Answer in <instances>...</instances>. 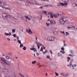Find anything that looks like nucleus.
Instances as JSON below:
<instances>
[{"instance_id": "22", "label": "nucleus", "mask_w": 77, "mask_h": 77, "mask_svg": "<svg viewBox=\"0 0 77 77\" xmlns=\"http://www.w3.org/2000/svg\"><path fill=\"white\" fill-rule=\"evenodd\" d=\"M36 63V61H34L32 62V64H35V63Z\"/></svg>"}, {"instance_id": "3", "label": "nucleus", "mask_w": 77, "mask_h": 77, "mask_svg": "<svg viewBox=\"0 0 77 77\" xmlns=\"http://www.w3.org/2000/svg\"><path fill=\"white\" fill-rule=\"evenodd\" d=\"M6 2H1V4L0 7L2 8H5L6 9H8L9 10H11V8H6L5 7V5H6Z\"/></svg>"}, {"instance_id": "61", "label": "nucleus", "mask_w": 77, "mask_h": 77, "mask_svg": "<svg viewBox=\"0 0 77 77\" xmlns=\"http://www.w3.org/2000/svg\"><path fill=\"white\" fill-rule=\"evenodd\" d=\"M43 12H44V13H45V14H46V15H47V13H46V12H45V11H44Z\"/></svg>"}, {"instance_id": "27", "label": "nucleus", "mask_w": 77, "mask_h": 77, "mask_svg": "<svg viewBox=\"0 0 77 77\" xmlns=\"http://www.w3.org/2000/svg\"><path fill=\"white\" fill-rule=\"evenodd\" d=\"M40 51H43V48L42 47H41Z\"/></svg>"}, {"instance_id": "60", "label": "nucleus", "mask_w": 77, "mask_h": 77, "mask_svg": "<svg viewBox=\"0 0 77 77\" xmlns=\"http://www.w3.org/2000/svg\"><path fill=\"white\" fill-rule=\"evenodd\" d=\"M40 17L41 19L42 20V15H40Z\"/></svg>"}, {"instance_id": "17", "label": "nucleus", "mask_w": 77, "mask_h": 77, "mask_svg": "<svg viewBox=\"0 0 77 77\" xmlns=\"http://www.w3.org/2000/svg\"><path fill=\"white\" fill-rule=\"evenodd\" d=\"M63 2H65V3H68L69 2V0H61Z\"/></svg>"}, {"instance_id": "54", "label": "nucleus", "mask_w": 77, "mask_h": 77, "mask_svg": "<svg viewBox=\"0 0 77 77\" xmlns=\"http://www.w3.org/2000/svg\"><path fill=\"white\" fill-rule=\"evenodd\" d=\"M19 75H20V76H22V75H22V74H21V73H19Z\"/></svg>"}, {"instance_id": "36", "label": "nucleus", "mask_w": 77, "mask_h": 77, "mask_svg": "<svg viewBox=\"0 0 77 77\" xmlns=\"http://www.w3.org/2000/svg\"><path fill=\"white\" fill-rule=\"evenodd\" d=\"M66 35H69V33L68 32H66Z\"/></svg>"}, {"instance_id": "15", "label": "nucleus", "mask_w": 77, "mask_h": 77, "mask_svg": "<svg viewBox=\"0 0 77 77\" xmlns=\"http://www.w3.org/2000/svg\"><path fill=\"white\" fill-rule=\"evenodd\" d=\"M5 63L7 66H10V65H11V64H10V63H9V62L8 63V62H6V61H5Z\"/></svg>"}, {"instance_id": "57", "label": "nucleus", "mask_w": 77, "mask_h": 77, "mask_svg": "<svg viewBox=\"0 0 77 77\" xmlns=\"http://www.w3.org/2000/svg\"><path fill=\"white\" fill-rule=\"evenodd\" d=\"M41 66H42V65H40V66H39V68H41Z\"/></svg>"}, {"instance_id": "58", "label": "nucleus", "mask_w": 77, "mask_h": 77, "mask_svg": "<svg viewBox=\"0 0 77 77\" xmlns=\"http://www.w3.org/2000/svg\"><path fill=\"white\" fill-rule=\"evenodd\" d=\"M61 75H65L64 74V73H61Z\"/></svg>"}, {"instance_id": "42", "label": "nucleus", "mask_w": 77, "mask_h": 77, "mask_svg": "<svg viewBox=\"0 0 77 77\" xmlns=\"http://www.w3.org/2000/svg\"><path fill=\"white\" fill-rule=\"evenodd\" d=\"M44 6H45V7H48V5H44Z\"/></svg>"}, {"instance_id": "25", "label": "nucleus", "mask_w": 77, "mask_h": 77, "mask_svg": "<svg viewBox=\"0 0 77 77\" xmlns=\"http://www.w3.org/2000/svg\"><path fill=\"white\" fill-rule=\"evenodd\" d=\"M17 42H18V43H19V44H21V41L20 40H17Z\"/></svg>"}, {"instance_id": "21", "label": "nucleus", "mask_w": 77, "mask_h": 77, "mask_svg": "<svg viewBox=\"0 0 77 77\" xmlns=\"http://www.w3.org/2000/svg\"><path fill=\"white\" fill-rule=\"evenodd\" d=\"M69 75L68 74H66V75H63V77H67V76H68Z\"/></svg>"}, {"instance_id": "10", "label": "nucleus", "mask_w": 77, "mask_h": 77, "mask_svg": "<svg viewBox=\"0 0 77 77\" xmlns=\"http://www.w3.org/2000/svg\"><path fill=\"white\" fill-rule=\"evenodd\" d=\"M24 18L26 19L25 20L26 21H27L28 20L29 21V20H30L31 19V18L28 17L27 16H25L24 17H23V19H24Z\"/></svg>"}, {"instance_id": "24", "label": "nucleus", "mask_w": 77, "mask_h": 77, "mask_svg": "<svg viewBox=\"0 0 77 77\" xmlns=\"http://www.w3.org/2000/svg\"><path fill=\"white\" fill-rule=\"evenodd\" d=\"M23 50H26V46H24L23 48Z\"/></svg>"}, {"instance_id": "59", "label": "nucleus", "mask_w": 77, "mask_h": 77, "mask_svg": "<svg viewBox=\"0 0 77 77\" xmlns=\"http://www.w3.org/2000/svg\"><path fill=\"white\" fill-rule=\"evenodd\" d=\"M2 2H1V1L0 0V6L1 5V4L2 3Z\"/></svg>"}, {"instance_id": "55", "label": "nucleus", "mask_w": 77, "mask_h": 77, "mask_svg": "<svg viewBox=\"0 0 77 77\" xmlns=\"http://www.w3.org/2000/svg\"><path fill=\"white\" fill-rule=\"evenodd\" d=\"M67 28H68V29H71L72 28V26L70 27H69V26H68L67 27Z\"/></svg>"}, {"instance_id": "37", "label": "nucleus", "mask_w": 77, "mask_h": 77, "mask_svg": "<svg viewBox=\"0 0 77 77\" xmlns=\"http://www.w3.org/2000/svg\"><path fill=\"white\" fill-rule=\"evenodd\" d=\"M62 55V54H61L60 53H59L58 54V56H60Z\"/></svg>"}, {"instance_id": "20", "label": "nucleus", "mask_w": 77, "mask_h": 77, "mask_svg": "<svg viewBox=\"0 0 77 77\" xmlns=\"http://www.w3.org/2000/svg\"><path fill=\"white\" fill-rule=\"evenodd\" d=\"M5 57L6 58V59H10V57H9V56H8L7 55H6Z\"/></svg>"}, {"instance_id": "46", "label": "nucleus", "mask_w": 77, "mask_h": 77, "mask_svg": "<svg viewBox=\"0 0 77 77\" xmlns=\"http://www.w3.org/2000/svg\"><path fill=\"white\" fill-rule=\"evenodd\" d=\"M48 6H50V7H53V5H48Z\"/></svg>"}, {"instance_id": "63", "label": "nucleus", "mask_w": 77, "mask_h": 77, "mask_svg": "<svg viewBox=\"0 0 77 77\" xmlns=\"http://www.w3.org/2000/svg\"><path fill=\"white\" fill-rule=\"evenodd\" d=\"M40 8H41V9H42V8H43V7H42V6H41V7H40Z\"/></svg>"}, {"instance_id": "52", "label": "nucleus", "mask_w": 77, "mask_h": 77, "mask_svg": "<svg viewBox=\"0 0 77 77\" xmlns=\"http://www.w3.org/2000/svg\"><path fill=\"white\" fill-rule=\"evenodd\" d=\"M37 56H39V53H36Z\"/></svg>"}, {"instance_id": "45", "label": "nucleus", "mask_w": 77, "mask_h": 77, "mask_svg": "<svg viewBox=\"0 0 77 77\" xmlns=\"http://www.w3.org/2000/svg\"><path fill=\"white\" fill-rule=\"evenodd\" d=\"M17 40H19V37H18V36H17Z\"/></svg>"}, {"instance_id": "23", "label": "nucleus", "mask_w": 77, "mask_h": 77, "mask_svg": "<svg viewBox=\"0 0 77 77\" xmlns=\"http://www.w3.org/2000/svg\"><path fill=\"white\" fill-rule=\"evenodd\" d=\"M77 66V65L76 64L73 65H72V67L73 68H74V67H75V66Z\"/></svg>"}, {"instance_id": "5", "label": "nucleus", "mask_w": 77, "mask_h": 77, "mask_svg": "<svg viewBox=\"0 0 77 77\" xmlns=\"http://www.w3.org/2000/svg\"><path fill=\"white\" fill-rule=\"evenodd\" d=\"M3 73L5 74H7L8 73V70L6 69V68H3Z\"/></svg>"}, {"instance_id": "4", "label": "nucleus", "mask_w": 77, "mask_h": 77, "mask_svg": "<svg viewBox=\"0 0 77 77\" xmlns=\"http://www.w3.org/2000/svg\"><path fill=\"white\" fill-rule=\"evenodd\" d=\"M67 5H68V3L64 2V3H63L60 2V4H57V6H60L61 5V6L63 7V6H66Z\"/></svg>"}, {"instance_id": "16", "label": "nucleus", "mask_w": 77, "mask_h": 77, "mask_svg": "<svg viewBox=\"0 0 77 77\" xmlns=\"http://www.w3.org/2000/svg\"><path fill=\"white\" fill-rule=\"evenodd\" d=\"M46 57V58H47V59H48L50 60H51L52 59L50 58V56L49 55L47 56Z\"/></svg>"}, {"instance_id": "31", "label": "nucleus", "mask_w": 77, "mask_h": 77, "mask_svg": "<svg viewBox=\"0 0 77 77\" xmlns=\"http://www.w3.org/2000/svg\"><path fill=\"white\" fill-rule=\"evenodd\" d=\"M61 33H63V34H64V35H66V36H67V35H66L65 34V32H62V31H61Z\"/></svg>"}, {"instance_id": "13", "label": "nucleus", "mask_w": 77, "mask_h": 77, "mask_svg": "<svg viewBox=\"0 0 77 77\" xmlns=\"http://www.w3.org/2000/svg\"><path fill=\"white\" fill-rule=\"evenodd\" d=\"M74 62V60H71L70 63L69 65H68L67 66H69V67H71V65H72V62Z\"/></svg>"}, {"instance_id": "6", "label": "nucleus", "mask_w": 77, "mask_h": 77, "mask_svg": "<svg viewBox=\"0 0 77 77\" xmlns=\"http://www.w3.org/2000/svg\"><path fill=\"white\" fill-rule=\"evenodd\" d=\"M6 14H3V17H4V19L5 20H7V18H9V17H11L10 15H6Z\"/></svg>"}, {"instance_id": "28", "label": "nucleus", "mask_w": 77, "mask_h": 77, "mask_svg": "<svg viewBox=\"0 0 77 77\" xmlns=\"http://www.w3.org/2000/svg\"><path fill=\"white\" fill-rule=\"evenodd\" d=\"M23 47V45L21 44L20 45V48H21V47Z\"/></svg>"}, {"instance_id": "8", "label": "nucleus", "mask_w": 77, "mask_h": 77, "mask_svg": "<svg viewBox=\"0 0 77 77\" xmlns=\"http://www.w3.org/2000/svg\"><path fill=\"white\" fill-rule=\"evenodd\" d=\"M26 31L27 33H28L29 34H32V31L31 30V29L29 28L26 29Z\"/></svg>"}, {"instance_id": "47", "label": "nucleus", "mask_w": 77, "mask_h": 77, "mask_svg": "<svg viewBox=\"0 0 77 77\" xmlns=\"http://www.w3.org/2000/svg\"><path fill=\"white\" fill-rule=\"evenodd\" d=\"M72 28H73L74 29H75V26H71Z\"/></svg>"}, {"instance_id": "62", "label": "nucleus", "mask_w": 77, "mask_h": 77, "mask_svg": "<svg viewBox=\"0 0 77 77\" xmlns=\"http://www.w3.org/2000/svg\"><path fill=\"white\" fill-rule=\"evenodd\" d=\"M66 44H64V46H66Z\"/></svg>"}, {"instance_id": "34", "label": "nucleus", "mask_w": 77, "mask_h": 77, "mask_svg": "<svg viewBox=\"0 0 77 77\" xmlns=\"http://www.w3.org/2000/svg\"><path fill=\"white\" fill-rule=\"evenodd\" d=\"M54 17H55V18H57V15L56 14H55L54 15Z\"/></svg>"}, {"instance_id": "44", "label": "nucleus", "mask_w": 77, "mask_h": 77, "mask_svg": "<svg viewBox=\"0 0 77 77\" xmlns=\"http://www.w3.org/2000/svg\"><path fill=\"white\" fill-rule=\"evenodd\" d=\"M21 2H25V0H20Z\"/></svg>"}, {"instance_id": "40", "label": "nucleus", "mask_w": 77, "mask_h": 77, "mask_svg": "<svg viewBox=\"0 0 77 77\" xmlns=\"http://www.w3.org/2000/svg\"><path fill=\"white\" fill-rule=\"evenodd\" d=\"M61 50H63V51H64V48H61Z\"/></svg>"}, {"instance_id": "53", "label": "nucleus", "mask_w": 77, "mask_h": 77, "mask_svg": "<svg viewBox=\"0 0 77 77\" xmlns=\"http://www.w3.org/2000/svg\"><path fill=\"white\" fill-rule=\"evenodd\" d=\"M50 52L51 54H53V52H52V51H51V50H50Z\"/></svg>"}, {"instance_id": "18", "label": "nucleus", "mask_w": 77, "mask_h": 77, "mask_svg": "<svg viewBox=\"0 0 77 77\" xmlns=\"http://www.w3.org/2000/svg\"><path fill=\"white\" fill-rule=\"evenodd\" d=\"M67 62H69V61L71 60V58L69 57H67Z\"/></svg>"}, {"instance_id": "11", "label": "nucleus", "mask_w": 77, "mask_h": 77, "mask_svg": "<svg viewBox=\"0 0 77 77\" xmlns=\"http://www.w3.org/2000/svg\"><path fill=\"white\" fill-rule=\"evenodd\" d=\"M1 60L2 63L4 64L5 63L6 61V60L3 57L1 58Z\"/></svg>"}, {"instance_id": "39", "label": "nucleus", "mask_w": 77, "mask_h": 77, "mask_svg": "<svg viewBox=\"0 0 77 77\" xmlns=\"http://www.w3.org/2000/svg\"><path fill=\"white\" fill-rule=\"evenodd\" d=\"M42 1H47V2H49V1L48 0H41Z\"/></svg>"}, {"instance_id": "38", "label": "nucleus", "mask_w": 77, "mask_h": 77, "mask_svg": "<svg viewBox=\"0 0 77 77\" xmlns=\"http://www.w3.org/2000/svg\"><path fill=\"white\" fill-rule=\"evenodd\" d=\"M13 36L14 37V38H15L16 37V34H14Z\"/></svg>"}, {"instance_id": "35", "label": "nucleus", "mask_w": 77, "mask_h": 77, "mask_svg": "<svg viewBox=\"0 0 77 77\" xmlns=\"http://www.w3.org/2000/svg\"><path fill=\"white\" fill-rule=\"evenodd\" d=\"M55 75H56V76H58L59 75V74L58 73L55 72Z\"/></svg>"}, {"instance_id": "7", "label": "nucleus", "mask_w": 77, "mask_h": 77, "mask_svg": "<svg viewBox=\"0 0 77 77\" xmlns=\"http://www.w3.org/2000/svg\"><path fill=\"white\" fill-rule=\"evenodd\" d=\"M54 39V37H52L51 36H49L47 38V40L48 41H53Z\"/></svg>"}, {"instance_id": "26", "label": "nucleus", "mask_w": 77, "mask_h": 77, "mask_svg": "<svg viewBox=\"0 0 77 77\" xmlns=\"http://www.w3.org/2000/svg\"><path fill=\"white\" fill-rule=\"evenodd\" d=\"M12 31L13 33H14L15 32V29H12Z\"/></svg>"}, {"instance_id": "48", "label": "nucleus", "mask_w": 77, "mask_h": 77, "mask_svg": "<svg viewBox=\"0 0 77 77\" xmlns=\"http://www.w3.org/2000/svg\"><path fill=\"white\" fill-rule=\"evenodd\" d=\"M7 40H8V41H10V38H7Z\"/></svg>"}, {"instance_id": "30", "label": "nucleus", "mask_w": 77, "mask_h": 77, "mask_svg": "<svg viewBox=\"0 0 77 77\" xmlns=\"http://www.w3.org/2000/svg\"><path fill=\"white\" fill-rule=\"evenodd\" d=\"M47 51H48L47 50H45V52H43V54H45V53H47Z\"/></svg>"}, {"instance_id": "12", "label": "nucleus", "mask_w": 77, "mask_h": 77, "mask_svg": "<svg viewBox=\"0 0 77 77\" xmlns=\"http://www.w3.org/2000/svg\"><path fill=\"white\" fill-rule=\"evenodd\" d=\"M50 23L51 25L55 24H56V21L54 20H50Z\"/></svg>"}, {"instance_id": "19", "label": "nucleus", "mask_w": 77, "mask_h": 77, "mask_svg": "<svg viewBox=\"0 0 77 77\" xmlns=\"http://www.w3.org/2000/svg\"><path fill=\"white\" fill-rule=\"evenodd\" d=\"M60 53H62V54H65V51L62 50L60 51Z\"/></svg>"}, {"instance_id": "32", "label": "nucleus", "mask_w": 77, "mask_h": 77, "mask_svg": "<svg viewBox=\"0 0 77 77\" xmlns=\"http://www.w3.org/2000/svg\"><path fill=\"white\" fill-rule=\"evenodd\" d=\"M69 56H71V57H74V55H71V54H69Z\"/></svg>"}, {"instance_id": "43", "label": "nucleus", "mask_w": 77, "mask_h": 77, "mask_svg": "<svg viewBox=\"0 0 77 77\" xmlns=\"http://www.w3.org/2000/svg\"><path fill=\"white\" fill-rule=\"evenodd\" d=\"M40 65H41V64H40L39 63H37V65H38V66H39Z\"/></svg>"}, {"instance_id": "2", "label": "nucleus", "mask_w": 77, "mask_h": 77, "mask_svg": "<svg viewBox=\"0 0 77 77\" xmlns=\"http://www.w3.org/2000/svg\"><path fill=\"white\" fill-rule=\"evenodd\" d=\"M26 2L27 3H28L30 4H32L33 5H39V3L37 2L35 0H33L32 1V0H28Z\"/></svg>"}, {"instance_id": "56", "label": "nucleus", "mask_w": 77, "mask_h": 77, "mask_svg": "<svg viewBox=\"0 0 77 77\" xmlns=\"http://www.w3.org/2000/svg\"><path fill=\"white\" fill-rule=\"evenodd\" d=\"M35 38L36 39V40L38 39V38H37V37H36V36H35Z\"/></svg>"}, {"instance_id": "64", "label": "nucleus", "mask_w": 77, "mask_h": 77, "mask_svg": "<svg viewBox=\"0 0 77 77\" xmlns=\"http://www.w3.org/2000/svg\"><path fill=\"white\" fill-rule=\"evenodd\" d=\"M21 77H24V76L23 75H22V76Z\"/></svg>"}, {"instance_id": "50", "label": "nucleus", "mask_w": 77, "mask_h": 77, "mask_svg": "<svg viewBox=\"0 0 77 77\" xmlns=\"http://www.w3.org/2000/svg\"><path fill=\"white\" fill-rule=\"evenodd\" d=\"M38 58L39 60H41V57H38Z\"/></svg>"}, {"instance_id": "14", "label": "nucleus", "mask_w": 77, "mask_h": 77, "mask_svg": "<svg viewBox=\"0 0 77 77\" xmlns=\"http://www.w3.org/2000/svg\"><path fill=\"white\" fill-rule=\"evenodd\" d=\"M48 15H51L50 18H53L54 16L53 15V13H49Z\"/></svg>"}, {"instance_id": "29", "label": "nucleus", "mask_w": 77, "mask_h": 77, "mask_svg": "<svg viewBox=\"0 0 77 77\" xmlns=\"http://www.w3.org/2000/svg\"><path fill=\"white\" fill-rule=\"evenodd\" d=\"M33 51L34 52H36L37 51L36 50V49L35 48H34V49H33Z\"/></svg>"}, {"instance_id": "9", "label": "nucleus", "mask_w": 77, "mask_h": 77, "mask_svg": "<svg viewBox=\"0 0 77 77\" xmlns=\"http://www.w3.org/2000/svg\"><path fill=\"white\" fill-rule=\"evenodd\" d=\"M38 47V49H39V48L40 47V46H42V47H43V49H45V47H44V46L43 45H41V43H36Z\"/></svg>"}, {"instance_id": "33", "label": "nucleus", "mask_w": 77, "mask_h": 77, "mask_svg": "<svg viewBox=\"0 0 77 77\" xmlns=\"http://www.w3.org/2000/svg\"><path fill=\"white\" fill-rule=\"evenodd\" d=\"M9 34L8 33H5V36H7L8 35H9Z\"/></svg>"}, {"instance_id": "41", "label": "nucleus", "mask_w": 77, "mask_h": 77, "mask_svg": "<svg viewBox=\"0 0 77 77\" xmlns=\"http://www.w3.org/2000/svg\"><path fill=\"white\" fill-rule=\"evenodd\" d=\"M46 25H47V26H49V25H50V24H49L48 23H46Z\"/></svg>"}, {"instance_id": "51", "label": "nucleus", "mask_w": 77, "mask_h": 77, "mask_svg": "<svg viewBox=\"0 0 77 77\" xmlns=\"http://www.w3.org/2000/svg\"><path fill=\"white\" fill-rule=\"evenodd\" d=\"M8 54V55H12V53H9Z\"/></svg>"}, {"instance_id": "1", "label": "nucleus", "mask_w": 77, "mask_h": 77, "mask_svg": "<svg viewBox=\"0 0 77 77\" xmlns=\"http://www.w3.org/2000/svg\"><path fill=\"white\" fill-rule=\"evenodd\" d=\"M68 18L66 17H61L60 19V23L61 24H65L66 21H67Z\"/></svg>"}, {"instance_id": "49", "label": "nucleus", "mask_w": 77, "mask_h": 77, "mask_svg": "<svg viewBox=\"0 0 77 77\" xmlns=\"http://www.w3.org/2000/svg\"><path fill=\"white\" fill-rule=\"evenodd\" d=\"M34 48H30V50H33Z\"/></svg>"}]
</instances>
